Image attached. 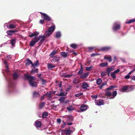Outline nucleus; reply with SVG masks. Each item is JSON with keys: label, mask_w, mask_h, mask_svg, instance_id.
<instances>
[{"label": "nucleus", "mask_w": 135, "mask_h": 135, "mask_svg": "<svg viewBox=\"0 0 135 135\" xmlns=\"http://www.w3.org/2000/svg\"><path fill=\"white\" fill-rule=\"evenodd\" d=\"M39 34L38 32L36 31L29 35V36L30 37L35 36L34 38L30 42V45L31 46H33L38 41H40V44H42L44 42L45 36L44 35H40L37 37V36Z\"/></svg>", "instance_id": "f257e3e1"}, {"label": "nucleus", "mask_w": 135, "mask_h": 135, "mask_svg": "<svg viewBox=\"0 0 135 135\" xmlns=\"http://www.w3.org/2000/svg\"><path fill=\"white\" fill-rule=\"evenodd\" d=\"M25 77L26 79L29 80V83L31 86L36 87L37 86V83L34 81L36 79L35 77L30 76L28 75H25Z\"/></svg>", "instance_id": "f03ea898"}, {"label": "nucleus", "mask_w": 135, "mask_h": 135, "mask_svg": "<svg viewBox=\"0 0 135 135\" xmlns=\"http://www.w3.org/2000/svg\"><path fill=\"white\" fill-rule=\"evenodd\" d=\"M55 28V25L52 26L50 27L49 29L45 32V34L47 36H49L53 32Z\"/></svg>", "instance_id": "7ed1b4c3"}, {"label": "nucleus", "mask_w": 135, "mask_h": 135, "mask_svg": "<svg viewBox=\"0 0 135 135\" xmlns=\"http://www.w3.org/2000/svg\"><path fill=\"white\" fill-rule=\"evenodd\" d=\"M40 13L41 14V18L44 20L49 21L51 20V18L47 15L45 13H42L41 12H40Z\"/></svg>", "instance_id": "20e7f679"}, {"label": "nucleus", "mask_w": 135, "mask_h": 135, "mask_svg": "<svg viewBox=\"0 0 135 135\" xmlns=\"http://www.w3.org/2000/svg\"><path fill=\"white\" fill-rule=\"evenodd\" d=\"M120 28V25L117 23H115L113 26V29L114 31H116L119 30Z\"/></svg>", "instance_id": "39448f33"}, {"label": "nucleus", "mask_w": 135, "mask_h": 135, "mask_svg": "<svg viewBox=\"0 0 135 135\" xmlns=\"http://www.w3.org/2000/svg\"><path fill=\"white\" fill-rule=\"evenodd\" d=\"M96 104L98 105H101L104 104L103 102L101 100H95V101Z\"/></svg>", "instance_id": "423d86ee"}, {"label": "nucleus", "mask_w": 135, "mask_h": 135, "mask_svg": "<svg viewBox=\"0 0 135 135\" xmlns=\"http://www.w3.org/2000/svg\"><path fill=\"white\" fill-rule=\"evenodd\" d=\"M115 69V68L114 66H112L108 68L106 70V71L108 73L109 75L110 72Z\"/></svg>", "instance_id": "0eeeda50"}, {"label": "nucleus", "mask_w": 135, "mask_h": 135, "mask_svg": "<svg viewBox=\"0 0 135 135\" xmlns=\"http://www.w3.org/2000/svg\"><path fill=\"white\" fill-rule=\"evenodd\" d=\"M88 108L87 106L85 105H82L81 107L80 110L82 112H83L86 110Z\"/></svg>", "instance_id": "6e6552de"}, {"label": "nucleus", "mask_w": 135, "mask_h": 135, "mask_svg": "<svg viewBox=\"0 0 135 135\" xmlns=\"http://www.w3.org/2000/svg\"><path fill=\"white\" fill-rule=\"evenodd\" d=\"M35 126L37 128L40 127L41 126V122L40 121H36L35 122Z\"/></svg>", "instance_id": "1a4fd4ad"}, {"label": "nucleus", "mask_w": 135, "mask_h": 135, "mask_svg": "<svg viewBox=\"0 0 135 135\" xmlns=\"http://www.w3.org/2000/svg\"><path fill=\"white\" fill-rule=\"evenodd\" d=\"M39 65L38 61L37 60L36 62H35L34 64L32 63V66L34 68L37 67Z\"/></svg>", "instance_id": "9d476101"}, {"label": "nucleus", "mask_w": 135, "mask_h": 135, "mask_svg": "<svg viewBox=\"0 0 135 135\" xmlns=\"http://www.w3.org/2000/svg\"><path fill=\"white\" fill-rule=\"evenodd\" d=\"M128 88V86H124L123 87H122L121 89H120L119 90V91L122 92H124L126 91V90Z\"/></svg>", "instance_id": "9b49d317"}, {"label": "nucleus", "mask_w": 135, "mask_h": 135, "mask_svg": "<svg viewBox=\"0 0 135 135\" xmlns=\"http://www.w3.org/2000/svg\"><path fill=\"white\" fill-rule=\"evenodd\" d=\"M25 63L26 65V66H28L30 64L32 65V62L31 60L29 59H27Z\"/></svg>", "instance_id": "f8f14e48"}, {"label": "nucleus", "mask_w": 135, "mask_h": 135, "mask_svg": "<svg viewBox=\"0 0 135 135\" xmlns=\"http://www.w3.org/2000/svg\"><path fill=\"white\" fill-rule=\"evenodd\" d=\"M4 26L5 27L6 26L7 28H13L15 27V26L14 25L12 24L10 25L9 27H8L7 26V23L5 24Z\"/></svg>", "instance_id": "ddd939ff"}, {"label": "nucleus", "mask_w": 135, "mask_h": 135, "mask_svg": "<svg viewBox=\"0 0 135 135\" xmlns=\"http://www.w3.org/2000/svg\"><path fill=\"white\" fill-rule=\"evenodd\" d=\"M117 92L116 91H114L113 93V94L112 95H113V97H110L109 98L110 99H113L117 95Z\"/></svg>", "instance_id": "4468645a"}, {"label": "nucleus", "mask_w": 135, "mask_h": 135, "mask_svg": "<svg viewBox=\"0 0 135 135\" xmlns=\"http://www.w3.org/2000/svg\"><path fill=\"white\" fill-rule=\"evenodd\" d=\"M68 52H62L60 53L61 55L64 57H66L68 54Z\"/></svg>", "instance_id": "2eb2a0df"}, {"label": "nucleus", "mask_w": 135, "mask_h": 135, "mask_svg": "<svg viewBox=\"0 0 135 135\" xmlns=\"http://www.w3.org/2000/svg\"><path fill=\"white\" fill-rule=\"evenodd\" d=\"M16 31L9 30L7 31V33L8 35H10L14 33Z\"/></svg>", "instance_id": "dca6fc26"}, {"label": "nucleus", "mask_w": 135, "mask_h": 135, "mask_svg": "<svg viewBox=\"0 0 135 135\" xmlns=\"http://www.w3.org/2000/svg\"><path fill=\"white\" fill-rule=\"evenodd\" d=\"M89 74L88 73H84L83 74H82L81 76L80 77L81 78H86L88 76V75Z\"/></svg>", "instance_id": "f3484780"}, {"label": "nucleus", "mask_w": 135, "mask_h": 135, "mask_svg": "<svg viewBox=\"0 0 135 135\" xmlns=\"http://www.w3.org/2000/svg\"><path fill=\"white\" fill-rule=\"evenodd\" d=\"M55 66L51 64H49L47 65V67L48 69H50L52 68L55 67Z\"/></svg>", "instance_id": "a211bd4d"}, {"label": "nucleus", "mask_w": 135, "mask_h": 135, "mask_svg": "<svg viewBox=\"0 0 135 135\" xmlns=\"http://www.w3.org/2000/svg\"><path fill=\"white\" fill-rule=\"evenodd\" d=\"M39 95V93L37 91H35L33 93V96L34 97H38Z\"/></svg>", "instance_id": "6ab92c4d"}, {"label": "nucleus", "mask_w": 135, "mask_h": 135, "mask_svg": "<svg viewBox=\"0 0 135 135\" xmlns=\"http://www.w3.org/2000/svg\"><path fill=\"white\" fill-rule=\"evenodd\" d=\"M88 85L87 84L85 83H83L82 85V88L83 89H86L88 86Z\"/></svg>", "instance_id": "aec40b11"}, {"label": "nucleus", "mask_w": 135, "mask_h": 135, "mask_svg": "<svg viewBox=\"0 0 135 135\" xmlns=\"http://www.w3.org/2000/svg\"><path fill=\"white\" fill-rule=\"evenodd\" d=\"M108 65L107 62L102 63L100 64V66L102 67H104L107 66Z\"/></svg>", "instance_id": "412c9836"}, {"label": "nucleus", "mask_w": 135, "mask_h": 135, "mask_svg": "<svg viewBox=\"0 0 135 135\" xmlns=\"http://www.w3.org/2000/svg\"><path fill=\"white\" fill-rule=\"evenodd\" d=\"M102 80L101 79H98L97 80V84L98 85H100L102 82Z\"/></svg>", "instance_id": "4be33fe9"}, {"label": "nucleus", "mask_w": 135, "mask_h": 135, "mask_svg": "<svg viewBox=\"0 0 135 135\" xmlns=\"http://www.w3.org/2000/svg\"><path fill=\"white\" fill-rule=\"evenodd\" d=\"M67 94V93L66 92L65 93H61L59 94H58L56 95L59 96H64L66 95Z\"/></svg>", "instance_id": "5701e85b"}, {"label": "nucleus", "mask_w": 135, "mask_h": 135, "mask_svg": "<svg viewBox=\"0 0 135 135\" xmlns=\"http://www.w3.org/2000/svg\"><path fill=\"white\" fill-rule=\"evenodd\" d=\"M61 36V33L60 32H58L56 33V37L57 38L60 37Z\"/></svg>", "instance_id": "b1692460"}, {"label": "nucleus", "mask_w": 135, "mask_h": 135, "mask_svg": "<svg viewBox=\"0 0 135 135\" xmlns=\"http://www.w3.org/2000/svg\"><path fill=\"white\" fill-rule=\"evenodd\" d=\"M65 99V98L64 97H61L59 99V100L60 102V103H63Z\"/></svg>", "instance_id": "393cba45"}, {"label": "nucleus", "mask_w": 135, "mask_h": 135, "mask_svg": "<svg viewBox=\"0 0 135 135\" xmlns=\"http://www.w3.org/2000/svg\"><path fill=\"white\" fill-rule=\"evenodd\" d=\"M109 49L110 47H105L102 48L101 50L103 51H107Z\"/></svg>", "instance_id": "a878e982"}, {"label": "nucleus", "mask_w": 135, "mask_h": 135, "mask_svg": "<svg viewBox=\"0 0 135 135\" xmlns=\"http://www.w3.org/2000/svg\"><path fill=\"white\" fill-rule=\"evenodd\" d=\"M71 133V131L69 129H67L65 131V133L66 135L69 134Z\"/></svg>", "instance_id": "bb28decb"}, {"label": "nucleus", "mask_w": 135, "mask_h": 135, "mask_svg": "<svg viewBox=\"0 0 135 135\" xmlns=\"http://www.w3.org/2000/svg\"><path fill=\"white\" fill-rule=\"evenodd\" d=\"M93 68V67L92 66H91L89 67H86V69L88 71H90Z\"/></svg>", "instance_id": "cd10ccee"}, {"label": "nucleus", "mask_w": 135, "mask_h": 135, "mask_svg": "<svg viewBox=\"0 0 135 135\" xmlns=\"http://www.w3.org/2000/svg\"><path fill=\"white\" fill-rule=\"evenodd\" d=\"M11 43L12 46H14L15 44V39L12 40L11 41Z\"/></svg>", "instance_id": "c85d7f7f"}, {"label": "nucleus", "mask_w": 135, "mask_h": 135, "mask_svg": "<svg viewBox=\"0 0 135 135\" xmlns=\"http://www.w3.org/2000/svg\"><path fill=\"white\" fill-rule=\"evenodd\" d=\"M48 115V114L47 112L44 113L42 114V117L43 118H45Z\"/></svg>", "instance_id": "c756f323"}, {"label": "nucleus", "mask_w": 135, "mask_h": 135, "mask_svg": "<svg viewBox=\"0 0 135 135\" xmlns=\"http://www.w3.org/2000/svg\"><path fill=\"white\" fill-rule=\"evenodd\" d=\"M106 95L108 97H110L112 95V93L108 91L106 93Z\"/></svg>", "instance_id": "7c9ffc66"}, {"label": "nucleus", "mask_w": 135, "mask_h": 135, "mask_svg": "<svg viewBox=\"0 0 135 135\" xmlns=\"http://www.w3.org/2000/svg\"><path fill=\"white\" fill-rule=\"evenodd\" d=\"M135 21V19H133L129 20L128 22H126L127 23H130Z\"/></svg>", "instance_id": "2f4dec72"}, {"label": "nucleus", "mask_w": 135, "mask_h": 135, "mask_svg": "<svg viewBox=\"0 0 135 135\" xmlns=\"http://www.w3.org/2000/svg\"><path fill=\"white\" fill-rule=\"evenodd\" d=\"M70 46L73 49H75L77 47V45L75 44H73L70 45Z\"/></svg>", "instance_id": "473e14b6"}, {"label": "nucleus", "mask_w": 135, "mask_h": 135, "mask_svg": "<svg viewBox=\"0 0 135 135\" xmlns=\"http://www.w3.org/2000/svg\"><path fill=\"white\" fill-rule=\"evenodd\" d=\"M81 69L78 72V74H82L83 72V68H82L81 65Z\"/></svg>", "instance_id": "72a5a7b5"}, {"label": "nucleus", "mask_w": 135, "mask_h": 135, "mask_svg": "<svg viewBox=\"0 0 135 135\" xmlns=\"http://www.w3.org/2000/svg\"><path fill=\"white\" fill-rule=\"evenodd\" d=\"M4 63L5 64V65H6V67L7 69V70H6V71H8V63L6 61H4Z\"/></svg>", "instance_id": "f704fd0d"}, {"label": "nucleus", "mask_w": 135, "mask_h": 135, "mask_svg": "<svg viewBox=\"0 0 135 135\" xmlns=\"http://www.w3.org/2000/svg\"><path fill=\"white\" fill-rule=\"evenodd\" d=\"M67 109L69 111H71L73 110V108L72 106H70L67 108Z\"/></svg>", "instance_id": "c9c22d12"}, {"label": "nucleus", "mask_w": 135, "mask_h": 135, "mask_svg": "<svg viewBox=\"0 0 135 135\" xmlns=\"http://www.w3.org/2000/svg\"><path fill=\"white\" fill-rule=\"evenodd\" d=\"M101 75L102 77H104L106 75V72L104 71L102 72L101 73Z\"/></svg>", "instance_id": "e433bc0d"}, {"label": "nucleus", "mask_w": 135, "mask_h": 135, "mask_svg": "<svg viewBox=\"0 0 135 135\" xmlns=\"http://www.w3.org/2000/svg\"><path fill=\"white\" fill-rule=\"evenodd\" d=\"M83 94L82 93H79V94H75V96L76 97H78L79 96H80L82 95Z\"/></svg>", "instance_id": "4c0bfd02"}, {"label": "nucleus", "mask_w": 135, "mask_h": 135, "mask_svg": "<svg viewBox=\"0 0 135 135\" xmlns=\"http://www.w3.org/2000/svg\"><path fill=\"white\" fill-rule=\"evenodd\" d=\"M111 75L113 78H116L115 74V73H112L111 74Z\"/></svg>", "instance_id": "58836bf2"}, {"label": "nucleus", "mask_w": 135, "mask_h": 135, "mask_svg": "<svg viewBox=\"0 0 135 135\" xmlns=\"http://www.w3.org/2000/svg\"><path fill=\"white\" fill-rule=\"evenodd\" d=\"M68 118V121H71L73 120V118L72 117H67Z\"/></svg>", "instance_id": "ea45409f"}, {"label": "nucleus", "mask_w": 135, "mask_h": 135, "mask_svg": "<svg viewBox=\"0 0 135 135\" xmlns=\"http://www.w3.org/2000/svg\"><path fill=\"white\" fill-rule=\"evenodd\" d=\"M18 77V75L16 73H15L13 74V77L14 79Z\"/></svg>", "instance_id": "a19ab883"}, {"label": "nucleus", "mask_w": 135, "mask_h": 135, "mask_svg": "<svg viewBox=\"0 0 135 135\" xmlns=\"http://www.w3.org/2000/svg\"><path fill=\"white\" fill-rule=\"evenodd\" d=\"M45 103L44 102H42L41 103L40 105V108L42 107L44 105Z\"/></svg>", "instance_id": "79ce46f5"}, {"label": "nucleus", "mask_w": 135, "mask_h": 135, "mask_svg": "<svg viewBox=\"0 0 135 135\" xmlns=\"http://www.w3.org/2000/svg\"><path fill=\"white\" fill-rule=\"evenodd\" d=\"M38 69H35V70L34 69H32V70L31 71V72L32 73H34L35 72H37Z\"/></svg>", "instance_id": "37998d69"}, {"label": "nucleus", "mask_w": 135, "mask_h": 135, "mask_svg": "<svg viewBox=\"0 0 135 135\" xmlns=\"http://www.w3.org/2000/svg\"><path fill=\"white\" fill-rule=\"evenodd\" d=\"M91 97L94 99H96L97 98V96L96 95H92L91 96Z\"/></svg>", "instance_id": "c03bdc74"}, {"label": "nucleus", "mask_w": 135, "mask_h": 135, "mask_svg": "<svg viewBox=\"0 0 135 135\" xmlns=\"http://www.w3.org/2000/svg\"><path fill=\"white\" fill-rule=\"evenodd\" d=\"M130 76L129 74H128L125 76V78L126 79H128L130 78Z\"/></svg>", "instance_id": "a18cd8bd"}, {"label": "nucleus", "mask_w": 135, "mask_h": 135, "mask_svg": "<svg viewBox=\"0 0 135 135\" xmlns=\"http://www.w3.org/2000/svg\"><path fill=\"white\" fill-rule=\"evenodd\" d=\"M120 71V70L119 69H117V70L114 71V72H113V73H118Z\"/></svg>", "instance_id": "49530a36"}, {"label": "nucleus", "mask_w": 135, "mask_h": 135, "mask_svg": "<svg viewBox=\"0 0 135 135\" xmlns=\"http://www.w3.org/2000/svg\"><path fill=\"white\" fill-rule=\"evenodd\" d=\"M72 75H73V74L68 75H65V77L66 78H69Z\"/></svg>", "instance_id": "de8ad7c7"}, {"label": "nucleus", "mask_w": 135, "mask_h": 135, "mask_svg": "<svg viewBox=\"0 0 135 135\" xmlns=\"http://www.w3.org/2000/svg\"><path fill=\"white\" fill-rule=\"evenodd\" d=\"M51 94L50 93H47L46 94V95H47V96L50 98L51 97Z\"/></svg>", "instance_id": "09e8293b"}, {"label": "nucleus", "mask_w": 135, "mask_h": 135, "mask_svg": "<svg viewBox=\"0 0 135 135\" xmlns=\"http://www.w3.org/2000/svg\"><path fill=\"white\" fill-rule=\"evenodd\" d=\"M94 47H89L88 49L89 51H91L92 50L94 49Z\"/></svg>", "instance_id": "8fccbe9b"}, {"label": "nucleus", "mask_w": 135, "mask_h": 135, "mask_svg": "<svg viewBox=\"0 0 135 135\" xmlns=\"http://www.w3.org/2000/svg\"><path fill=\"white\" fill-rule=\"evenodd\" d=\"M107 84L106 83H103L101 85V86H100V89H102V87L104 86V85H106Z\"/></svg>", "instance_id": "3c124183"}, {"label": "nucleus", "mask_w": 135, "mask_h": 135, "mask_svg": "<svg viewBox=\"0 0 135 135\" xmlns=\"http://www.w3.org/2000/svg\"><path fill=\"white\" fill-rule=\"evenodd\" d=\"M110 57L109 56H105L104 58L105 59H108Z\"/></svg>", "instance_id": "603ef678"}, {"label": "nucleus", "mask_w": 135, "mask_h": 135, "mask_svg": "<svg viewBox=\"0 0 135 135\" xmlns=\"http://www.w3.org/2000/svg\"><path fill=\"white\" fill-rule=\"evenodd\" d=\"M54 54H53V53H52L51 52V53L50 55V57H52L54 56Z\"/></svg>", "instance_id": "864d4df0"}, {"label": "nucleus", "mask_w": 135, "mask_h": 135, "mask_svg": "<svg viewBox=\"0 0 135 135\" xmlns=\"http://www.w3.org/2000/svg\"><path fill=\"white\" fill-rule=\"evenodd\" d=\"M41 80L42 84H44L45 83V81L43 79H41Z\"/></svg>", "instance_id": "5fc2aeb1"}, {"label": "nucleus", "mask_w": 135, "mask_h": 135, "mask_svg": "<svg viewBox=\"0 0 135 135\" xmlns=\"http://www.w3.org/2000/svg\"><path fill=\"white\" fill-rule=\"evenodd\" d=\"M44 22V21L42 20H41L40 21V23L42 24Z\"/></svg>", "instance_id": "6e6d98bb"}, {"label": "nucleus", "mask_w": 135, "mask_h": 135, "mask_svg": "<svg viewBox=\"0 0 135 135\" xmlns=\"http://www.w3.org/2000/svg\"><path fill=\"white\" fill-rule=\"evenodd\" d=\"M69 102V100H66L64 102L65 104H66L67 103H68Z\"/></svg>", "instance_id": "4d7b16f0"}, {"label": "nucleus", "mask_w": 135, "mask_h": 135, "mask_svg": "<svg viewBox=\"0 0 135 135\" xmlns=\"http://www.w3.org/2000/svg\"><path fill=\"white\" fill-rule=\"evenodd\" d=\"M97 55V54L94 53L91 54V56H93Z\"/></svg>", "instance_id": "13d9d810"}, {"label": "nucleus", "mask_w": 135, "mask_h": 135, "mask_svg": "<svg viewBox=\"0 0 135 135\" xmlns=\"http://www.w3.org/2000/svg\"><path fill=\"white\" fill-rule=\"evenodd\" d=\"M57 122L59 123H60L61 122V120L60 119H58L57 120Z\"/></svg>", "instance_id": "bf43d9fd"}, {"label": "nucleus", "mask_w": 135, "mask_h": 135, "mask_svg": "<svg viewBox=\"0 0 135 135\" xmlns=\"http://www.w3.org/2000/svg\"><path fill=\"white\" fill-rule=\"evenodd\" d=\"M116 87H115L114 86H110V89H112V88H116Z\"/></svg>", "instance_id": "052dcab7"}, {"label": "nucleus", "mask_w": 135, "mask_h": 135, "mask_svg": "<svg viewBox=\"0 0 135 135\" xmlns=\"http://www.w3.org/2000/svg\"><path fill=\"white\" fill-rule=\"evenodd\" d=\"M108 59L110 62H111L112 61V59L111 57H110Z\"/></svg>", "instance_id": "680f3d73"}, {"label": "nucleus", "mask_w": 135, "mask_h": 135, "mask_svg": "<svg viewBox=\"0 0 135 135\" xmlns=\"http://www.w3.org/2000/svg\"><path fill=\"white\" fill-rule=\"evenodd\" d=\"M132 79L133 80L135 81V76L133 77L132 78Z\"/></svg>", "instance_id": "e2e57ef3"}, {"label": "nucleus", "mask_w": 135, "mask_h": 135, "mask_svg": "<svg viewBox=\"0 0 135 135\" xmlns=\"http://www.w3.org/2000/svg\"><path fill=\"white\" fill-rule=\"evenodd\" d=\"M72 124L73 123H68V125L70 126L72 125Z\"/></svg>", "instance_id": "0e129e2a"}, {"label": "nucleus", "mask_w": 135, "mask_h": 135, "mask_svg": "<svg viewBox=\"0 0 135 135\" xmlns=\"http://www.w3.org/2000/svg\"><path fill=\"white\" fill-rule=\"evenodd\" d=\"M52 52V53H53V54H54V55L56 53V51L55 50H54Z\"/></svg>", "instance_id": "69168bd1"}, {"label": "nucleus", "mask_w": 135, "mask_h": 135, "mask_svg": "<svg viewBox=\"0 0 135 135\" xmlns=\"http://www.w3.org/2000/svg\"><path fill=\"white\" fill-rule=\"evenodd\" d=\"M130 88L131 89V90H133L134 89V88L132 87V86L130 87Z\"/></svg>", "instance_id": "338daca9"}, {"label": "nucleus", "mask_w": 135, "mask_h": 135, "mask_svg": "<svg viewBox=\"0 0 135 135\" xmlns=\"http://www.w3.org/2000/svg\"><path fill=\"white\" fill-rule=\"evenodd\" d=\"M44 96H43L42 97H41V100H42L44 99Z\"/></svg>", "instance_id": "774afa93"}]
</instances>
